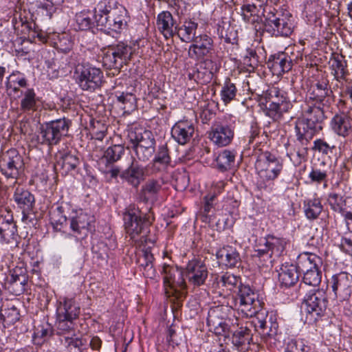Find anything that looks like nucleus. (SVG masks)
<instances>
[{"label":"nucleus","mask_w":352,"mask_h":352,"mask_svg":"<svg viewBox=\"0 0 352 352\" xmlns=\"http://www.w3.org/2000/svg\"><path fill=\"white\" fill-rule=\"evenodd\" d=\"M93 16L94 17V14L89 10H83L76 13L75 15V28L81 31L90 30L94 25Z\"/></svg>","instance_id":"nucleus-38"},{"label":"nucleus","mask_w":352,"mask_h":352,"mask_svg":"<svg viewBox=\"0 0 352 352\" xmlns=\"http://www.w3.org/2000/svg\"><path fill=\"white\" fill-rule=\"evenodd\" d=\"M322 265V258L312 252H303L296 258V265L298 271L302 273L320 269Z\"/></svg>","instance_id":"nucleus-19"},{"label":"nucleus","mask_w":352,"mask_h":352,"mask_svg":"<svg viewBox=\"0 0 352 352\" xmlns=\"http://www.w3.org/2000/svg\"><path fill=\"white\" fill-rule=\"evenodd\" d=\"M69 120L58 119L42 124L41 134L43 141L49 144H56L69 129Z\"/></svg>","instance_id":"nucleus-14"},{"label":"nucleus","mask_w":352,"mask_h":352,"mask_svg":"<svg viewBox=\"0 0 352 352\" xmlns=\"http://www.w3.org/2000/svg\"><path fill=\"white\" fill-rule=\"evenodd\" d=\"M111 46L114 49V52L117 53V56L120 58L122 65H126L133 55V47L122 41H120L116 44H112Z\"/></svg>","instance_id":"nucleus-42"},{"label":"nucleus","mask_w":352,"mask_h":352,"mask_svg":"<svg viewBox=\"0 0 352 352\" xmlns=\"http://www.w3.org/2000/svg\"><path fill=\"white\" fill-rule=\"evenodd\" d=\"M52 332L53 330L52 326L48 323H45L38 326L36 329L34 333V338H41L43 340H46L51 337Z\"/></svg>","instance_id":"nucleus-56"},{"label":"nucleus","mask_w":352,"mask_h":352,"mask_svg":"<svg viewBox=\"0 0 352 352\" xmlns=\"http://www.w3.org/2000/svg\"><path fill=\"white\" fill-rule=\"evenodd\" d=\"M102 63L103 65L109 69H114L116 72L119 73L123 67L120 58L117 56L111 45L103 50Z\"/></svg>","instance_id":"nucleus-34"},{"label":"nucleus","mask_w":352,"mask_h":352,"mask_svg":"<svg viewBox=\"0 0 352 352\" xmlns=\"http://www.w3.org/2000/svg\"><path fill=\"white\" fill-rule=\"evenodd\" d=\"M331 126L338 135L345 137L351 129V118L345 113H337L331 119Z\"/></svg>","instance_id":"nucleus-30"},{"label":"nucleus","mask_w":352,"mask_h":352,"mask_svg":"<svg viewBox=\"0 0 352 352\" xmlns=\"http://www.w3.org/2000/svg\"><path fill=\"white\" fill-rule=\"evenodd\" d=\"M315 151L322 153L323 154L341 153L340 146H338L336 144L327 142L324 140H317L314 142V146L311 147Z\"/></svg>","instance_id":"nucleus-43"},{"label":"nucleus","mask_w":352,"mask_h":352,"mask_svg":"<svg viewBox=\"0 0 352 352\" xmlns=\"http://www.w3.org/2000/svg\"><path fill=\"white\" fill-rule=\"evenodd\" d=\"M261 103L265 106L266 115L276 119L282 113L287 112L292 107L289 101L280 94L276 87L267 89L261 96Z\"/></svg>","instance_id":"nucleus-9"},{"label":"nucleus","mask_w":352,"mask_h":352,"mask_svg":"<svg viewBox=\"0 0 352 352\" xmlns=\"http://www.w3.org/2000/svg\"><path fill=\"white\" fill-rule=\"evenodd\" d=\"M331 93L332 91L328 88L327 82H318L312 87L310 98L324 105L325 102H328L329 99L327 98Z\"/></svg>","instance_id":"nucleus-37"},{"label":"nucleus","mask_w":352,"mask_h":352,"mask_svg":"<svg viewBox=\"0 0 352 352\" xmlns=\"http://www.w3.org/2000/svg\"><path fill=\"white\" fill-rule=\"evenodd\" d=\"M175 21L172 14L168 11H163L157 15V25L160 32L166 38L173 37L176 34Z\"/></svg>","instance_id":"nucleus-28"},{"label":"nucleus","mask_w":352,"mask_h":352,"mask_svg":"<svg viewBox=\"0 0 352 352\" xmlns=\"http://www.w3.org/2000/svg\"><path fill=\"white\" fill-rule=\"evenodd\" d=\"M212 157V166L221 170L230 168L234 164V155H211Z\"/></svg>","instance_id":"nucleus-46"},{"label":"nucleus","mask_w":352,"mask_h":352,"mask_svg":"<svg viewBox=\"0 0 352 352\" xmlns=\"http://www.w3.org/2000/svg\"><path fill=\"white\" fill-rule=\"evenodd\" d=\"M295 132L298 144L302 147L297 151V154H304L307 151V144L319 131L317 126H314L312 123L310 124L304 118H300L296 121Z\"/></svg>","instance_id":"nucleus-16"},{"label":"nucleus","mask_w":352,"mask_h":352,"mask_svg":"<svg viewBox=\"0 0 352 352\" xmlns=\"http://www.w3.org/2000/svg\"><path fill=\"white\" fill-rule=\"evenodd\" d=\"M120 155H101L98 159V165L108 167L109 165L118 160Z\"/></svg>","instance_id":"nucleus-60"},{"label":"nucleus","mask_w":352,"mask_h":352,"mask_svg":"<svg viewBox=\"0 0 352 352\" xmlns=\"http://www.w3.org/2000/svg\"><path fill=\"white\" fill-rule=\"evenodd\" d=\"M94 221V217L82 208H72L69 214L68 219L65 216L56 218L52 217V224L58 231L67 232L69 222V234L77 239H83L90 230L91 223Z\"/></svg>","instance_id":"nucleus-3"},{"label":"nucleus","mask_w":352,"mask_h":352,"mask_svg":"<svg viewBox=\"0 0 352 352\" xmlns=\"http://www.w3.org/2000/svg\"><path fill=\"white\" fill-rule=\"evenodd\" d=\"M16 227L13 222L12 217L0 216V243H11L16 241Z\"/></svg>","instance_id":"nucleus-26"},{"label":"nucleus","mask_w":352,"mask_h":352,"mask_svg":"<svg viewBox=\"0 0 352 352\" xmlns=\"http://www.w3.org/2000/svg\"><path fill=\"white\" fill-rule=\"evenodd\" d=\"M263 26L264 30L272 36L287 37L294 30L292 16L281 14L270 7L269 11L265 14Z\"/></svg>","instance_id":"nucleus-7"},{"label":"nucleus","mask_w":352,"mask_h":352,"mask_svg":"<svg viewBox=\"0 0 352 352\" xmlns=\"http://www.w3.org/2000/svg\"><path fill=\"white\" fill-rule=\"evenodd\" d=\"M327 200L331 209L336 212H341L342 208L345 206V200L340 194L331 192L328 196Z\"/></svg>","instance_id":"nucleus-52"},{"label":"nucleus","mask_w":352,"mask_h":352,"mask_svg":"<svg viewBox=\"0 0 352 352\" xmlns=\"http://www.w3.org/2000/svg\"><path fill=\"white\" fill-rule=\"evenodd\" d=\"M197 28V23L192 20H186L181 26H175V34L182 42L190 43L197 36H196Z\"/></svg>","instance_id":"nucleus-32"},{"label":"nucleus","mask_w":352,"mask_h":352,"mask_svg":"<svg viewBox=\"0 0 352 352\" xmlns=\"http://www.w3.org/2000/svg\"><path fill=\"white\" fill-rule=\"evenodd\" d=\"M286 244L287 241L284 238L267 235L258 241L254 251L259 257L269 258L270 263H272L283 254Z\"/></svg>","instance_id":"nucleus-11"},{"label":"nucleus","mask_w":352,"mask_h":352,"mask_svg":"<svg viewBox=\"0 0 352 352\" xmlns=\"http://www.w3.org/2000/svg\"><path fill=\"white\" fill-rule=\"evenodd\" d=\"M144 263H141V266L144 268L143 274L144 276L153 278L155 274V270L153 268V255L148 250L144 253Z\"/></svg>","instance_id":"nucleus-51"},{"label":"nucleus","mask_w":352,"mask_h":352,"mask_svg":"<svg viewBox=\"0 0 352 352\" xmlns=\"http://www.w3.org/2000/svg\"><path fill=\"white\" fill-rule=\"evenodd\" d=\"M219 283L230 291L239 284L238 292L232 298V307L243 317L252 318V324L265 342L270 344H275L278 340V324L270 320V326L268 327L267 311L263 309L264 303L258 292L249 285L242 284L239 276L229 272L221 276Z\"/></svg>","instance_id":"nucleus-1"},{"label":"nucleus","mask_w":352,"mask_h":352,"mask_svg":"<svg viewBox=\"0 0 352 352\" xmlns=\"http://www.w3.org/2000/svg\"><path fill=\"white\" fill-rule=\"evenodd\" d=\"M258 177L256 185L258 188L270 191L273 187V181L282 169V164L275 155H258L255 163Z\"/></svg>","instance_id":"nucleus-5"},{"label":"nucleus","mask_w":352,"mask_h":352,"mask_svg":"<svg viewBox=\"0 0 352 352\" xmlns=\"http://www.w3.org/2000/svg\"><path fill=\"white\" fill-rule=\"evenodd\" d=\"M309 347L300 339H288L285 352H308Z\"/></svg>","instance_id":"nucleus-49"},{"label":"nucleus","mask_w":352,"mask_h":352,"mask_svg":"<svg viewBox=\"0 0 352 352\" xmlns=\"http://www.w3.org/2000/svg\"><path fill=\"white\" fill-rule=\"evenodd\" d=\"M328 304L327 293L323 289H314L308 292L303 300L305 319L308 323L318 321L324 315Z\"/></svg>","instance_id":"nucleus-6"},{"label":"nucleus","mask_w":352,"mask_h":352,"mask_svg":"<svg viewBox=\"0 0 352 352\" xmlns=\"http://www.w3.org/2000/svg\"><path fill=\"white\" fill-rule=\"evenodd\" d=\"M153 161L154 168L159 170L170 162V155H155Z\"/></svg>","instance_id":"nucleus-59"},{"label":"nucleus","mask_w":352,"mask_h":352,"mask_svg":"<svg viewBox=\"0 0 352 352\" xmlns=\"http://www.w3.org/2000/svg\"><path fill=\"white\" fill-rule=\"evenodd\" d=\"M273 66L279 67L283 72H287L292 69V61L285 54L274 56Z\"/></svg>","instance_id":"nucleus-54"},{"label":"nucleus","mask_w":352,"mask_h":352,"mask_svg":"<svg viewBox=\"0 0 352 352\" xmlns=\"http://www.w3.org/2000/svg\"><path fill=\"white\" fill-rule=\"evenodd\" d=\"M13 198L17 206L22 210L23 219H24L33 209L35 204L34 196L28 190L17 188Z\"/></svg>","instance_id":"nucleus-20"},{"label":"nucleus","mask_w":352,"mask_h":352,"mask_svg":"<svg viewBox=\"0 0 352 352\" xmlns=\"http://www.w3.org/2000/svg\"><path fill=\"white\" fill-rule=\"evenodd\" d=\"M131 185L137 187L144 179V170L142 167L135 166L133 164L122 175Z\"/></svg>","instance_id":"nucleus-40"},{"label":"nucleus","mask_w":352,"mask_h":352,"mask_svg":"<svg viewBox=\"0 0 352 352\" xmlns=\"http://www.w3.org/2000/svg\"><path fill=\"white\" fill-rule=\"evenodd\" d=\"M175 182L176 189L177 190H183L188 186L190 179L186 173H182L176 177Z\"/></svg>","instance_id":"nucleus-58"},{"label":"nucleus","mask_w":352,"mask_h":352,"mask_svg":"<svg viewBox=\"0 0 352 352\" xmlns=\"http://www.w3.org/2000/svg\"><path fill=\"white\" fill-rule=\"evenodd\" d=\"M351 276L346 272H340L332 276V290L336 296L338 295H349V288L351 285Z\"/></svg>","instance_id":"nucleus-31"},{"label":"nucleus","mask_w":352,"mask_h":352,"mask_svg":"<svg viewBox=\"0 0 352 352\" xmlns=\"http://www.w3.org/2000/svg\"><path fill=\"white\" fill-rule=\"evenodd\" d=\"M117 99L120 102L126 104L127 102L132 103L135 100V97L131 94L122 93L117 97Z\"/></svg>","instance_id":"nucleus-63"},{"label":"nucleus","mask_w":352,"mask_h":352,"mask_svg":"<svg viewBox=\"0 0 352 352\" xmlns=\"http://www.w3.org/2000/svg\"><path fill=\"white\" fill-rule=\"evenodd\" d=\"M322 206L318 198L308 199L305 202L304 211L309 219H316L322 211Z\"/></svg>","instance_id":"nucleus-41"},{"label":"nucleus","mask_w":352,"mask_h":352,"mask_svg":"<svg viewBox=\"0 0 352 352\" xmlns=\"http://www.w3.org/2000/svg\"><path fill=\"white\" fill-rule=\"evenodd\" d=\"M161 184L155 180L148 182L140 192V199L144 202L153 203L156 201Z\"/></svg>","instance_id":"nucleus-36"},{"label":"nucleus","mask_w":352,"mask_h":352,"mask_svg":"<svg viewBox=\"0 0 352 352\" xmlns=\"http://www.w3.org/2000/svg\"><path fill=\"white\" fill-rule=\"evenodd\" d=\"M46 3H40L37 5L38 9L43 14L46 15L50 19L56 10V6H59L63 2V0H46Z\"/></svg>","instance_id":"nucleus-53"},{"label":"nucleus","mask_w":352,"mask_h":352,"mask_svg":"<svg viewBox=\"0 0 352 352\" xmlns=\"http://www.w3.org/2000/svg\"><path fill=\"white\" fill-rule=\"evenodd\" d=\"M298 272L296 265L287 262L283 263L278 272L280 284L287 287L294 285L298 280Z\"/></svg>","instance_id":"nucleus-27"},{"label":"nucleus","mask_w":352,"mask_h":352,"mask_svg":"<svg viewBox=\"0 0 352 352\" xmlns=\"http://www.w3.org/2000/svg\"><path fill=\"white\" fill-rule=\"evenodd\" d=\"M234 324H232L233 330L230 331L232 333V342L234 345L237 347H241V349H245V346L250 342V330L248 327H240L239 329H235V325L239 326L238 319H234Z\"/></svg>","instance_id":"nucleus-35"},{"label":"nucleus","mask_w":352,"mask_h":352,"mask_svg":"<svg viewBox=\"0 0 352 352\" xmlns=\"http://www.w3.org/2000/svg\"><path fill=\"white\" fill-rule=\"evenodd\" d=\"M324 111L320 106L307 105L303 109V117L306 121L310 124L312 123L314 126H317V129L320 131L322 129V122L325 119Z\"/></svg>","instance_id":"nucleus-29"},{"label":"nucleus","mask_w":352,"mask_h":352,"mask_svg":"<svg viewBox=\"0 0 352 352\" xmlns=\"http://www.w3.org/2000/svg\"><path fill=\"white\" fill-rule=\"evenodd\" d=\"M208 276V268L201 258H193L186 266V276L190 284L195 287L203 285Z\"/></svg>","instance_id":"nucleus-15"},{"label":"nucleus","mask_w":352,"mask_h":352,"mask_svg":"<svg viewBox=\"0 0 352 352\" xmlns=\"http://www.w3.org/2000/svg\"><path fill=\"white\" fill-rule=\"evenodd\" d=\"M74 77L76 82L84 91H94L103 83V73L100 69L89 64L78 65Z\"/></svg>","instance_id":"nucleus-8"},{"label":"nucleus","mask_w":352,"mask_h":352,"mask_svg":"<svg viewBox=\"0 0 352 352\" xmlns=\"http://www.w3.org/2000/svg\"><path fill=\"white\" fill-rule=\"evenodd\" d=\"M80 310L74 298L60 296L56 300V327L58 334L64 335L74 330V321L78 317Z\"/></svg>","instance_id":"nucleus-4"},{"label":"nucleus","mask_w":352,"mask_h":352,"mask_svg":"<svg viewBox=\"0 0 352 352\" xmlns=\"http://www.w3.org/2000/svg\"><path fill=\"white\" fill-rule=\"evenodd\" d=\"M125 230L131 239L138 241L139 236L148 232L151 223L148 218L143 216L142 212L135 208H129L123 214Z\"/></svg>","instance_id":"nucleus-10"},{"label":"nucleus","mask_w":352,"mask_h":352,"mask_svg":"<svg viewBox=\"0 0 352 352\" xmlns=\"http://www.w3.org/2000/svg\"><path fill=\"white\" fill-rule=\"evenodd\" d=\"M36 106V94L33 89H28L21 100V109L23 111L35 110Z\"/></svg>","instance_id":"nucleus-45"},{"label":"nucleus","mask_w":352,"mask_h":352,"mask_svg":"<svg viewBox=\"0 0 352 352\" xmlns=\"http://www.w3.org/2000/svg\"><path fill=\"white\" fill-rule=\"evenodd\" d=\"M11 285L14 289V292L16 295H19L25 291V285L27 283V277L25 275L18 274L16 270L12 274Z\"/></svg>","instance_id":"nucleus-47"},{"label":"nucleus","mask_w":352,"mask_h":352,"mask_svg":"<svg viewBox=\"0 0 352 352\" xmlns=\"http://www.w3.org/2000/svg\"><path fill=\"white\" fill-rule=\"evenodd\" d=\"M94 19L98 27L120 34L126 30L130 16L122 4L111 0H101L94 8Z\"/></svg>","instance_id":"nucleus-2"},{"label":"nucleus","mask_w":352,"mask_h":352,"mask_svg":"<svg viewBox=\"0 0 352 352\" xmlns=\"http://www.w3.org/2000/svg\"><path fill=\"white\" fill-rule=\"evenodd\" d=\"M233 320L225 317L222 307L217 306L209 310L207 325L209 327V330L214 332L216 335L228 337L230 331L233 330L232 324H234Z\"/></svg>","instance_id":"nucleus-12"},{"label":"nucleus","mask_w":352,"mask_h":352,"mask_svg":"<svg viewBox=\"0 0 352 352\" xmlns=\"http://www.w3.org/2000/svg\"><path fill=\"white\" fill-rule=\"evenodd\" d=\"M195 132L194 124L187 120H179L171 129L172 137L180 144H185L192 138Z\"/></svg>","instance_id":"nucleus-18"},{"label":"nucleus","mask_w":352,"mask_h":352,"mask_svg":"<svg viewBox=\"0 0 352 352\" xmlns=\"http://www.w3.org/2000/svg\"><path fill=\"white\" fill-rule=\"evenodd\" d=\"M214 199V195L208 197H205V204L204 206V212L206 214H207L212 208V201Z\"/></svg>","instance_id":"nucleus-64"},{"label":"nucleus","mask_w":352,"mask_h":352,"mask_svg":"<svg viewBox=\"0 0 352 352\" xmlns=\"http://www.w3.org/2000/svg\"><path fill=\"white\" fill-rule=\"evenodd\" d=\"M189 47L188 56L194 60H201L213 50V40L207 34L197 36Z\"/></svg>","instance_id":"nucleus-17"},{"label":"nucleus","mask_w":352,"mask_h":352,"mask_svg":"<svg viewBox=\"0 0 352 352\" xmlns=\"http://www.w3.org/2000/svg\"><path fill=\"white\" fill-rule=\"evenodd\" d=\"M341 249L349 254H352V239L348 237H343L340 243Z\"/></svg>","instance_id":"nucleus-62"},{"label":"nucleus","mask_w":352,"mask_h":352,"mask_svg":"<svg viewBox=\"0 0 352 352\" xmlns=\"http://www.w3.org/2000/svg\"><path fill=\"white\" fill-rule=\"evenodd\" d=\"M1 171L6 177H14L18 174L14 158H10L6 164L1 166Z\"/></svg>","instance_id":"nucleus-57"},{"label":"nucleus","mask_w":352,"mask_h":352,"mask_svg":"<svg viewBox=\"0 0 352 352\" xmlns=\"http://www.w3.org/2000/svg\"><path fill=\"white\" fill-rule=\"evenodd\" d=\"M302 282L309 286L314 287H318L322 279V272L320 269L310 270L303 272Z\"/></svg>","instance_id":"nucleus-48"},{"label":"nucleus","mask_w":352,"mask_h":352,"mask_svg":"<svg viewBox=\"0 0 352 352\" xmlns=\"http://www.w3.org/2000/svg\"><path fill=\"white\" fill-rule=\"evenodd\" d=\"M219 263L228 268L236 267L241 262V256L236 248L226 245L216 253Z\"/></svg>","instance_id":"nucleus-21"},{"label":"nucleus","mask_w":352,"mask_h":352,"mask_svg":"<svg viewBox=\"0 0 352 352\" xmlns=\"http://www.w3.org/2000/svg\"><path fill=\"white\" fill-rule=\"evenodd\" d=\"M164 287L166 295L171 296L186 288L183 272L176 266L164 264L162 267Z\"/></svg>","instance_id":"nucleus-13"},{"label":"nucleus","mask_w":352,"mask_h":352,"mask_svg":"<svg viewBox=\"0 0 352 352\" xmlns=\"http://www.w3.org/2000/svg\"><path fill=\"white\" fill-rule=\"evenodd\" d=\"M234 133L228 125L217 124L212 127L210 134L211 140L219 146H226L233 138Z\"/></svg>","instance_id":"nucleus-24"},{"label":"nucleus","mask_w":352,"mask_h":352,"mask_svg":"<svg viewBox=\"0 0 352 352\" xmlns=\"http://www.w3.org/2000/svg\"><path fill=\"white\" fill-rule=\"evenodd\" d=\"M259 63V56L256 50L252 48L247 49L246 54L243 57L244 65L254 69L258 65Z\"/></svg>","instance_id":"nucleus-55"},{"label":"nucleus","mask_w":352,"mask_h":352,"mask_svg":"<svg viewBox=\"0 0 352 352\" xmlns=\"http://www.w3.org/2000/svg\"><path fill=\"white\" fill-rule=\"evenodd\" d=\"M68 336L63 335L60 342L69 352H85L87 349V340L77 336L74 333Z\"/></svg>","instance_id":"nucleus-33"},{"label":"nucleus","mask_w":352,"mask_h":352,"mask_svg":"<svg viewBox=\"0 0 352 352\" xmlns=\"http://www.w3.org/2000/svg\"><path fill=\"white\" fill-rule=\"evenodd\" d=\"M329 65L331 74L337 80H346L349 72L347 69L346 60L342 54L333 53L329 60Z\"/></svg>","instance_id":"nucleus-25"},{"label":"nucleus","mask_w":352,"mask_h":352,"mask_svg":"<svg viewBox=\"0 0 352 352\" xmlns=\"http://www.w3.org/2000/svg\"><path fill=\"white\" fill-rule=\"evenodd\" d=\"M243 19L252 24H259L262 22V16L269 11V8H263L262 6H256L255 4L246 3L241 8Z\"/></svg>","instance_id":"nucleus-22"},{"label":"nucleus","mask_w":352,"mask_h":352,"mask_svg":"<svg viewBox=\"0 0 352 352\" xmlns=\"http://www.w3.org/2000/svg\"><path fill=\"white\" fill-rule=\"evenodd\" d=\"M0 315L2 318V324L5 327L6 324L10 325L14 324L19 319V314L16 307H12L4 310V313L0 311Z\"/></svg>","instance_id":"nucleus-50"},{"label":"nucleus","mask_w":352,"mask_h":352,"mask_svg":"<svg viewBox=\"0 0 352 352\" xmlns=\"http://www.w3.org/2000/svg\"><path fill=\"white\" fill-rule=\"evenodd\" d=\"M326 177V173L320 170H312L309 174V177L311 179V180L318 183L324 180Z\"/></svg>","instance_id":"nucleus-61"},{"label":"nucleus","mask_w":352,"mask_h":352,"mask_svg":"<svg viewBox=\"0 0 352 352\" xmlns=\"http://www.w3.org/2000/svg\"><path fill=\"white\" fill-rule=\"evenodd\" d=\"M217 33L221 38L227 43L234 44L237 42V33L234 28L228 22L221 21L218 23Z\"/></svg>","instance_id":"nucleus-39"},{"label":"nucleus","mask_w":352,"mask_h":352,"mask_svg":"<svg viewBox=\"0 0 352 352\" xmlns=\"http://www.w3.org/2000/svg\"><path fill=\"white\" fill-rule=\"evenodd\" d=\"M237 89L235 85L227 79L223 84L221 91V98L224 104L230 103L236 95Z\"/></svg>","instance_id":"nucleus-44"},{"label":"nucleus","mask_w":352,"mask_h":352,"mask_svg":"<svg viewBox=\"0 0 352 352\" xmlns=\"http://www.w3.org/2000/svg\"><path fill=\"white\" fill-rule=\"evenodd\" d=\"M129 135L131 140L133 142V148L135 154L145 152L151 154L154 151L153 142L149 139L148 132L144 131V134H137L134 131H131Z\"/></svg>","instance_id":"nucleus-23"}]
</instances>
